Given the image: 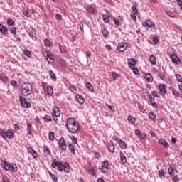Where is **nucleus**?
Returning <instances> with one entry per match:
<instances>
[{"label":"nucleus","mask_w":182,"mask_h":182,"mask_svg":"<svg viewBox=\"0 0 182 182\" xmlns=\"http://www.w3.org/2000/svg\"><path fill=\"white\" fill-rule=\"evenodd\" d=\"M66 127L70 133H77L79 130V123L75 118H68L66 121Z\"/></svg>","instance_id":"f257e3e1"},{"label":"nucleus","mask_w":182,"mask_h":182,"mask_svg":"<svg viewBox=\"0 0 182 182\" xmlns=\"http://www.w3.org/2000/svg\"><path fill=\"white\" fill-rule=\"evenodd\" d=\"M32 85H31L28 82H24L21 89V93L22 96H24L25 97H28V96H31L32 95Z\"/></svg>","instance_id":"f03ea898"},{"label":"nucleus","mask_w":182,"mask_h":182,"mask_svg":"<svg viewBox=\"0 0 182 182\" xmlns=\"http://www.w3.org/2000/svg\"><path fill=\"white\" fill-rule=\"evenodd\" d=\"M51 167H53V168H56V167H58V171H63V164L57 161L56 159H53Z\"/></svg>","instance_id":"7ed1b4c3"},{"label":"nucleus","mask_w":182,"mask_h":182,"mask_svg":"<svg viewBox=\"0 0 182 182\" xmlns=\"http://www.w3.org/2000/svg\"><path fill=\"white\" fill-rule=\"evenodd\" d=\"M19 100L21 106H23L25 109H28V107H31V102L26 101V99L22 97V96L19 97Z\"/></svg>","instance_id":"20e7f679"},{"label":"nucleus","mask_w":182,"mask_h":182,"mask_svg":"<svg viewBox=\"0 0 182 182\" xmlns=\"http://www.w3.org/2000/svg\"><path fill=\"white\" fill-rule=\"evenodd\" d=\"M43 56L46 58L48 63H52L53 62V55L50 53L46 51L43 53Z\"/></svg>","instance_id":"39448f33"},{"label":"nucleus","mask_w":182,"mask_h":182,"mask_svg":"<svg viewBox=\"0 0 182 182\" xmlns=\"http://www.w3.org/2000/svg\"><path fill=\"white\" fill-rule=\"evenodd\" d=\"M158 89L161 95V96H164L166 93H167V88L166 87V85L164 84H159Z\"/></svg>","instance_id":"423d86ee"},{"label":"nucleus","mask_w":182,"mask_h":182,"mask_svg":"<svg viewBox=\"0 0 182 182\" xmlns=\"http://www.w3.org/2000/svg\"><path fill=\"white\" fill-rule=\"evenodd\" d=\"M117 49L119 52H124L126 49H127V43H120L117 46Z\"/></svg>","instance_id":"0eeeda50"},{"label":"nucleus","mask_w":182,"mask_h":182,"mask_svg":"<svg viewBox=\"0 0 182 182\" xmlns=\"http://www.w3.org/2000/svg\"><path fill=\"white\" fill-rule=\"evenodd\" d=\"M142 26L144 28H156L154 23L151 22L150 20H146L145 23H143Z\"/></svg>","instance_id":"6e6552de"},{"label":"nucleus","mask_w":182,"mask_h":182,"mask_svg":"<svg viewBox=\"0 0 182 182\" xmlns=\"http://www.w3.org/2000/svg\"><path fill=\"white\" fill-rule=\"evenodd\" d=\"M170 58L172 62H173V63H175L176 65H180L181 63L180 58H178V57H177V55H176L175 54L171 55Z\"/></svg>","instance_id":"1a4fd4ad"},{"label":"nucleus","mask_w":182,"mask_h":182,"mask_svg":"<svg viewBox=\"0 0 182 182\" xmlns=\"http://www.w3.org/2000/svg\"><path fill=\"white\" fill-rule=\"evenodd\" d=\"M58 145L61 150H66V143L65 142V138L61 137V139L59 141Z\"/></svg>","instance_id":"9d476101"},{"label":"nucleus","mask_w":182,"mask_h":182,"mask_svg":"<svg viewBox=\"0 0 182 182\" xmlns=\"http://www.w3.org/2000/svg\"><path fill=\"white\" fill-rule=\"evenodd\" d=\"M136 60H134V58H130L128 60V65L129 68H130V69H134V68L136 66Z\"/></svg>","instance_id":"9b49d317"},{"label":"nucleus","mask_w":182,"mask_h":182,"mask_svg":"<svg viewBox=\"0 0 182 182\" xmlns=\"http://www.w3.org/2000/svg\"><path fill=\"white\" fill-rule=\"evenodd\" d=\"M28 151L30 154H31L33 159H38V154L36 153V151H35V149H33V148H28Z\"/></svg>","instance_id":"f8f14e48"},{"label":"nucleus","mask_w":182,"mask_h":182,"mask_svg":"<svg viewBox=\"0 0 182 182\" xmlns=\"http://www.w3.org/2000/svg\"><path fill=\"white\" fill-rule=\"evenodd\" d=\"M159 144H161V146H164V147L165 149H168V147H169L168 143L167 141H166V139H159Z\"/></svg>","instance_id":"ddd939ff"},{"label":"nucleus","mask_w":182,"mask_h":182,"mask_svg":"<svg viewBox=\"0 0 182 182\" xmlns=\"http://www.w3.org/2000/svg\"><path fill=\"white\" fill-rule=\"evenodd\" d=\"M0 32L4 35H8V28L2 25V23H0Z\"/></svg>","instance_id":"4468645a"},{"label":"nucleus","mask_w":182,"mask_h":182,"mask_svg":"<svg viewBox=\"0 0 182 182\" xmlns=\"http://www.w3.org/2000/svg\"><path fill=\"white\" fill-rule=\"evenodd\" d=\"M63 170H64V171L65 173H69L70 171V167L69 166V164L68 162H65L63 166Z\"/></svg>","instance_id":"2eb2a0df"},{"label":"nucleus","mask_w":182,"mask_h":182,"mask_svg":"<svg viewBox=\"0 0 182 182\" xmlns=\"http://www.w3.org/2000/svg\"><path fill=\"white\" fill-rule=\"evenodd\" d=\"M75 99L77 102L80 103V105H83V103H85V99L83 98V97H82V95H77L75 97Z\"/></svg>","instance_id":"dca6fc26"},{"label":"nucleus","mask_w":182,"mask_h":182,"mask_svg":"<svg viewBox=\"0 0 182 182\" xmlns=\"http://www.w3.org/2000/svg\"><path fill=\"white\" fill-rule=\"evenodd\" d=\"M11 170V171H18V167L15 164H10L9 165V171Z\"/></svg>","instance_id":"f3484780"},{"label":"nucleus","mask_w":182,"mask_h":182,"mask_svg":"<svg viewBox=\"0 0 182 182\" xmlns=\"http://www.w3.org/2000/svg\"><path fill=\"white\" fill-rule=\"evenodd\" d=\"M120 159L123 164H126V163H127V159L126 158V156L124 155V154H123V152H120Z\"/></svg>","instance_id":"a211bd4d"},{"label":"nucleus","mask_w":182,"mask_h":182,"mask_svg":"<svg viewBox=\"0 0 182 182\" xmlns=\"http://www.w3.org/2000/svg\"><path fill=\"white\" fill-rule=\"evenodd\" d=\"M87 10L88 12H90L91 14H96V12H97V11L95 9V8L92 6V5H88L87 6Z\"/></svg>","instance_id":"6ab92c4d"},{"label":"nucleus","mask_w":182,"mask_h":182,"mask_svg":"<svg viewBox=\"0 0 182 182\" xmlns=\"http://www.w3.org/2000/svg\"><path fill=\"white\" fill-rule=\"evenodd\" d=\"M119 147L121 149H127V144H126V142L122 139L119 141Z\"/></svg>","instance_id":"aec40b11"},{"label":"nucleus","mask_w":182,"mask_h":182,"mask_svg":"<svg viewBox=\"0 0 182 182\" xmlns=\"http://www.w3.org/2000/svg\"><path fill=\"white\" fill-rule=\"evenodd\" d=\"M150 63L151 65H156L157 63V60H156V56L151 55L149 57Z\"/></svg>","instance_id":"412c9836"},{"label":"nucleus","mask_w":182,"mask_h":182,"mask_svg":"<svg viewBox=\"0 0 182 182\" xmlns=\"http://www.w3.org/2000/svg\"><path fill=\"white\" fill-rule=\"evenodd\" d=\"M145 78L146 82H149V83H151V82H153V76L150 73L146 74Z\"/></svg>","instance_id":"4be33fe9"},{"label":"nucleus","mask_w":182,"mask_h":182,"mask_svg":"<svg viewBox=\"0 0 182 182\" xmlns=\"http://www.w3.org/2000/svg\"><path fill=\"white\" fill-rule=\"evenodd\" d=\"M108 150L110 151V153H114V144H113V142L111 141V143L109 144Z\"/></svg>","instance_id":"5701e85b"},{"label":"nucleus","mask_w":182,"mask_h":182,"mask_svg":"<svg viewBox=\"0 0 182 182\" xmlns=\"http://www.w3.org/2000/svg\"><path fill=\"white\" fill-rule=\"evenodd\" d=\"M53 115H54V116H60V110H59V108L55 107L53 109Z\"/></svg>","instance_id":"b1692460"},{"label":"nucleus","mask_w":182,"mask_h":182,"mask_svg":"<svg viewBox=\"0 0 182 182\" xmlns=\"http://www.w3.org/2000/svg\"><path fill=\"white\" fill-rule=\"evenodd\" d=\"M102 168H106V170H109V161H104L102 164Z\"/></svg>","instance_id":"393cba45"},{"label":"nucleus","mask_w":182,"mask_h":182,"mask_svg":"<svg viewBox=\"0 0 182 182\" xmlns=\"http://www.w3.org/2000/svg\"><path fill=\"white\" fill-rule=\"evenodd\" d=\"M1 164L4 170H6V171H9V164H8L6 161H4Z\"/></svg>","instance_id":"a878e982"},{"label":"nucleus","mask_w":182,"mask_h":182,"mask_svg":"<svg viewBox=\"0 0 182 182\" xmlns=\"http://www.w3.org/2000/svg\"><path fill=\"white\" fill-rule=\"evenodd\" d=\"M23 53L24 55H26V56H27L28 58H32V53H31V51H29L28 49H25L23 50Z\"/></svg>","instance_id":"bb28decb"},{"label":"nucleus","mask_w":182,"mask_h":182,"mask_svg":"<svg viewBox=\"0 0 182 182\" xmlns=\"http://www.w3.org/2000/svg\"><path fill=\"white\" fill-rule=\"evenodd\" d=\"M69 149L72 154H75L76 153V151H75V146H73V144H69Z\"/></svg>","instance_id":"cd10ccee"},{"label":"nucleus","mask_w":182,"mask_h":182,"mask_svg":"<svg viewBox=\"0 0 182 182\" xmlns=\"http://www.w3.org/2000/svg\"><path fill=\"white\" fill-rule=\"evenodd\" d=\"M49 75H50V77L53 78L54 82H56V75L55 74V73H53V71H52V70H50Z\"/></svg>","instance_id":"c85d7f7f"},{"label":"nucleus","mask_w":182,"mask_h":182,"mask_svg":"<svg viewBox=\"0 0 182 182\" xmlns=\"http://www.w3.org/2000/svg\"><path fill=\"white\" fill-rule=\"evenodd\" d=\"M127 120L132 124L134 123V122H136V119H134V117H133L132 115L128 116Z\"/></svg>","instance_id":"c756f323"},{"label":"nucleus","mask_w":182,"mask_h":182,"mask_svg":"<svg viewBox=\"0 0 182 182\" xmlns=\"http://www.w3.org/2000/svg\"><path fill=\"white\" fill-rule=\"evenodd\" d=\"M47 92L49 95V96H52V95H53V88H52V87H48Z\"/></svg>","instance_id":"7c9ffc66"},{"label":"nucleus","mask_w":182,"mask_h":182,"mask_svg":"<svg viewBox=\"0 0 182 182\" xmlns=\"http://www.w3.org/2000/svg\"><path fill=\"white\" fill-rule=\"evenodd\" d=\"M7 24L9 25V26H14V25H15V21H14V20L11 19V18H8Z\"/></svg>","instance_id":"2f4dec72"},{"label":"nucleus","mask_w":182,"mask_h":182,"mask_svg":"<svg viewBox=\"0 0 182 182\" xmlns=\"http://www.w3.org/2000/svg\"><path fill=\"white\" fill-rule=\"evenodd\" d=\"M87 89H89V90H90V92H93V86L92 85V84H90V82H87L85 83Z\"/></svg>","instance_id":"473e14b6"},{"label":"nucleus","mask_w":182,"mask_h":182,"mask_svg":"<svg viewBox=\"0 0 182 182\" xmlns=\"http://www.w3.org/2000/svg\"><path fill=\"white\" fill-rule=\"evenodd\" d=\"M102 18L105 23H109V22H110V20L109 19V16L107 15H103Z\"/></svg>","instance_id":"72a5a7b5"},{"label":"nucleus","mask_w":182,"mask_h":182,"mask_svg":"<svg viewBox=\"0 0 182 182\" xmlns=\"http://www.w3.org/2000/svg\"><path fill=\"white\" fill-rule=\"evenodd\" d=\"M102 33L104 36V38H107V36H109V31H107V30L106 28H103Z\"/></svg>","instance_id":"f704fd0d"},{"label":"nucleus","mask_w":182,"mask_h":182,"mask_svg":"<svg viewBox=\"0 0 182 182\" xmlns=\"http://www.w3.org/2000/svg\"><path fill=\"white\" fill-rule=\"evenodd\" d=\"M13 136H14V132H12V131H11V130H8L7 131V139H12Z\"/></svg>","instance_id":"c9c22d12"},{"label":"nucleus","mask_w":182,"mask_h":182,"mask_svg":"<svg viewBox=\"0 0 182 182\" xmlns=\"http://www.w3.org/2000/svg\"><path fill=\"white\" fill-rule=\"evenodd\" d=\"M48 139L49 140H53L55 139V133H53V132H49Z\"/></svg>","instance_id":"e433bc0d"},{"label":"nucleus","mask_w":182,"mask_h":182,"mask_svg":"<svg viewBox=\"0 0 182 182\" xmlns=\"http://www.w3.org/2000/svg\"><path fill=\"white\" fill-rule=\"evenodd\" d=\"M88 174H90V176H94L95 174H96V170H95V168L90 169L88 171Z\"/></svg>","instance_id":"4c0bfd02"},{"label":"nucleus","mask_w":182,"mask_h":182,"mask_svg":"<svg viewBox=\"0 0 182 182\" xmlns=\"http://www.w3.org/2000/svg\"><path fill=\"white\" fill-rule=\"evenodd\" d=\"M168 173L169 176H174V170L173 169V167L170 166L168 169Z\"/></svg>","instance_id":"58836bf2"},{"label":"nucleus","mask_w":182,"mask_h":182,"mask_svg":"<svg viewBox=\"0 0 182 182\" xmlns=\"http://www.w3.org/2000/svg\"><path fill=\"white\" fill-rule=\"evenodd\" d=\"M149 117L151 120H156V114H154V113L149 112Z\"/></svg>","instance_id":"ea45409f"},{"label":"nucleus","mask_w":182,"mask_h":182,"mask_svg":"<svg viewBox=\"0 0 182 182\" xmlns=\"http://www.w3.org/2000/svg\"><path fill=\"white\" fill-rule=\"evenodd\" d=\"M132 10L133 11L134 14H135V15H137V14H139V10H137V7L136 6H132Z\"/></svg>","instance_id":"a19ab883"},{"label":"nucleus","mask_w":182,"mask_h":182,"mask_svg":"<svg viewBox=\"0 0 182 182\" xmlns=\"http://www.w3.org/2000/svg\"><path fill=\"white\" fill-rule=\"evenodd\" d=\"M43 153H46L47 156H50V150L48 147H44Z\"/></svg>","instance_id":"79ce46f5"},{"label":"nucleus","mask_w":182,"mask_h":182,"mask_svg":"<svg viewBox=\"0 0 182 182\" xmlns=\"http://www.w3.org/2000/svg\"><path fill=\"white\" fill-rule=\"evenodd\" d=\"M11 33H13V35H16V27H11L10 28Z\"/></svg>","instance_id":"37998d69"},{"label":"nucleus","mask_w":182,"mask_h":182,"mask_svg":"<svg viewBox=\"0 0 182 182\" xmlns=\"http://www.w3.org/2000/svg\"><path fill=\"white\" fill-rule=\"evenodd\" d=\"M45 45H46V46H48V48H50L52 43H50V41H49L48 39H46L45 40Z\"/></svg>","instance_id":"c03bdc74"},{"label":"nucleus","mask_w":182,"mask_h":182,"mask_svg":"<svg viewBox=\"0 0 182 182\" xmlns=\"http://www.w3.org/2000/svg\"><path fill=\"white\" fill-rule=\"evenodd\" d=\"M23 15H25V16H27L28 18L31 16V14H29V11H28V9L23 10Z\"/></svg>","instance_id":"a18cd8bd"},{"label":"nucleus","mask_w":182,"mask_h":182,"mask_svg":"<svg viewBox=\"0 0 182 182\" xmlns=\"http://www.w3.org/2000/svg\"><path fill=\"white\" fill-rule=\"evenodd\" d=\"M153 42H154V43H155V45H156V43H158L159 38L157 37V36H156V35L154 36Z\"/></svg>","instance_id":"49530a36"},{"label":"nucleus","mask_w":182,"mask_h":182,"mask_svg":"<svg viewBox=\"0 0 182 182\" xmlns=\"http://www.w3.org/2000/svg\"><path fill=\"white\" fill-rule=\"evenodd\" d=\"M166 14L171 18H176V14H173L171 11H166Z\"/></svg>","instance_id":"de8ad7c7"},{"label":"nucleus","mask_w":182,"mask_h":182,"mask_svg":"<svg viewBox=\"0 0 182 182\" xmlns=\"http://www.w3.org/2000/svg\"><path fill=\"white\" fill-rule=\"evenodd\" d=\"M44 120L45 122H50V120H52V118L49 116V115H46L44 117Z\"/></svg>","instance_id":"09e8293b"},{"label":"nucleus","mask_w":182,"mask_h":182,"mask_svg":"<svg viewBox=\"0 0 182 182\" xmlns=\"http://www.w3.org/2000/svg\"><path fill=\"white\" fill-rule=\"evenodd\" d=\"M114 21V25H116V26H120V22L117 20V18H114L113 19Z\"/></svg>","instance_id":"8fccbe9b"},{"label":"nucleus","mask_w":182,"mask_h":182,"mask_svg":"<svg viewBox=\"0 0 182 182\" xmlns=\"http://www.w3.org/2000/svg\"><path fill=\"white\" fill-rule=\"evenodd\" d=\"M71 140L73 143H74V144H77V139L76 138V136H73Z\"/></svg>","instance_id":"3c124183"},{"label":"nucleus","mask_w":182,"mask_h":182,"mask_svg":"<svg viewBox=\"0 0 182 182\" xmlns=\"http://www.w3.org/2000/svg\"><path fill=\"white\" fill-rule=\"evenodd\" d=\"M112 75L114 80H116V79H117V77H119V74L117 73L116 72H112Z\"/></svg>","instance_id":"603ef678"},{"label":"nucleus","mask_w":182,"mask_h":182,"mask_svg":"<svg viewBox=\"0 0 182 182\" xmlns=\"http://www.w3.org/2000/svg\"><path fill=\"white\" fill-rule=\"evenodd\" d=\"M159 177H163L164 176V169H161L159 171Z\"/></svg>","instance_id":"864d4df0"},{"label":"nucleus","mask_w":182,"mask_h":182,"mask_svg":"<svg viewBox=\"0 0 182 182\" xmlns=\"http://www.w3.org/2000/svg\"><path fill=\"white\" fill-rule=\"evenodd\" d=\"M131 69L133 70V73H134V75H139V69H137V68H134H134H131Z\"/></svg>","instance_id":"5fc2aeb1"},{"label":"nucleus","mask_w":182,"mask_h":182,"mask_svg":"<svg viewBox=\"0 0 182 182\" xmlns=\"http://www.w3.org/2000/svg\"><path fill=\"white\" fill-rule=\"evenodd\" d=\"M79 25H80V31H82V32H85V30L83 29V26H84L83 22L80 21Z\"/></svg>","instance_id":"6e6d98bb"},{"label":"nucleus","mask_w":182,"mask_h":182,"mask_svg":"<svg viewBox=\"0 0 182 182\" xmlns=\"http://www.w3.org/2000/svg\"><path fill=\"white\" fill-rule=\"evenodd\" d=\"M51 179L54 182H58V176H56L55 174L51 176Z\"/></svg>","instance_id":"4d7b16f0"},{"label":"nucleus","mask_w":182,"mask_h":182,"mask_svg":"<svg viewBox=\"0 0 182 182\" xmlns=\"http://www.w3.org/2000/svg\"><path fill=\"white\" fill-rule=\"evenodd\" d=\"M1 136L3 137V139H7V132H1Z\"/></svg>","instance_id":"13d9d810"},{"label":"nucleus","mask_w":182,"mask_h":182,"mask_svg":"<svg viewBox=\"0 0 182 182\" xmlns=\"http://www.w3.org/2000/svg\"><path fill=\"white\" fill-rule=\"evenodd\" d=\"M13 127L15 130H21V127H19L17 124H14Z\"/></svg>","instance_id":"bf43d9fd"},{"label":"nucleus","mask_w":182,"mask_h":182,"mask_svg":"<svg viewBox=\"0 0 182 182\" xmlns=\"http://www.w3.org/2000/svg\"><path fill=\"white\" fill-rule=\"evenodd\" d=\"M151 93L154 97H160V95H157V92L156 91H153Z\"/></svg>","instance_id":"052dcab7"},{"label":"nucleus","mask_w":182,"mask_h":182,"mask_svg":"<svg viewBox=\"0 0 182 182\" xmlns=\"http://www.w3.org/2000/svg\"><path fill=\"white\" fill-rule=\"evenodd\" d=\"M173 182H178V181H180V178H178V176H175L173 177Z\"/></svg>","instance_id":"680f3d73"},{"label":"nucleus","mask_w":182,"mask_h":182,"mask_svg":"<svg viewBox=\"0 0 182 182\" xmlns=\"http://www.w3.org/2000/svg\"><path fill=\"white\" fill-rule=\"evenodd\" d=\"M176 80H178V82H182V77H181V75H178V74H176ZM178 77H181V79H178Z\"/></svg>","instance_id":"e2e57ef3"},{"label":"nucleus","mask_w":182,"mask_h":182,"mask_svg":"<svg viewBox=\"0 0 182 182\" xmlns=\"http://www.w3.org/2000/svg\"><path fill=\"white\" fill-rule=\"evenodd\" d=\"M55 18L57 21H60V19H62V16L60 14H56Z\"/></svg>","instance_id":"0e129e2a"},{"label":"nucleus","mask_w":182,"mask_h":182,"mask_svg":"<svg viewBox=\"0 0 182 182\" xmlns=\"http://www.w3.org/2000/svg\"><path fill=\"white\" fill-rule=\"evenodd\" d=\"M11 85L14 87H16V86H18V82L16 81H11Z\"/></svg>","instance_id":"69168bd1"},{"label":"nucleus","mask_w":182,"mask_h":182,"mask_svg":"<svg viewBox=\"0 0 182 182\" xmlns=\"http://www.w3.org/2000/svg\"><path fill=\"white\" fill-rule=\"evenodd\" d=\"M107 107H109V109H110V110H112V112H114V110H115L114 106H113V105H107Z\"/></svg>","instance_id":"338daca9"},{"label":"nucleus","mask_w":182,"mask_h":182,"mask_svg":"<svg viewBox=\"0 0 182 182\" xmlns=\"http://www.w3.org/2000/svg\"><path fill=\"white\" fill-rule=\"evenodd\" d=\"M151 106L154 107V109H157L158 106L156 102H151Z\"/></svg>","instance_id":"774afa93"}]
</instances>
